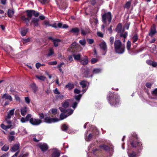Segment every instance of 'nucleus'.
I'll return each mask as SVG.
<instances>
[{
  "label": "nucleus",
  "instance_id": "nucleus-1",
  "mask_svg": "<svg viewBox=\"0 0 157 157\" xmlns=\"http://www.w3.org/2000/svg\"><path fill=\"white\" fill-rule=\"evenodd\" d=\"M25 12L27 13V17L23 15L21 16V18L26 25L28 26L30 20L31 18L32 15L37 17L39 16L40 13L34 10H27L25 11Z\"/></svg>",
  "mask_w": 157,
  "mask_h": 157
},
{
  "label": "nucleus",
  "instance_id": "nucleus-23",
  "mask_svg": "<svg viewBox=\"0 0 157 157\" xmlns=\"http://www.w3.org/2000/svg\"><path fill=\"white\" fill-rule=\"evenodd\" d=\"M87 83V82L84 80H83L80 82L79 84L82 88H85L86 87Z\"/></svg>",
  "mask_w": 157,
  "mask_h": 157
},
{
  "label": "nucleus",
  "instance_id": "nucleus-13",
  "mask_svg": "<svg viewBox=\"0 0 157 157\" xmlns=\"http://www.w3.org/2000/svg\"><path fill=\"white\" fill-rule=\"evenodd\" d=\"M99 46L101 49L105 52V53L103 54L105 55L107 51V45L106 43L105 42H101Z\"/></svg>",
  "mask_w": 157,
  "mask_h": 157
},
{
  "label": "nucleus",
  "instance_id": "nucleus-32",
  "mask_svg": "<svg viewBox=\"0 0 157 157\" xmlns=\"http://www.w3.org/2000/svg\"><path fill=\"white\" fill-rule=\"evenodd\" d=\"M101 70L100 68H95L93 71V74H98L100 73L101 72Z\"/></svg>",
  "mask_w": 157,
  "mask_h": 157
},
{
  "label": "nucleus",
  "instance_id": "nucleus-33",
  "mask_svg": "<svg viewBox=\"0 0 157 157\" xmlns=\"http://www.w3.org/2000/svg\"><path fill=\"white\" fill-rule=\"evenodd\" d=\"M156 33V31L155 29H151L150 31V32L149 33V36L152 37L153 36L155 35Z\"/></svg>",
  "mask_w": 157,
  "mask_h": 157
},
{
  "label": "nucleus",
  "instance_id": "nucleus-56",
  "mask_svg": "<svg viewBox=\"0 0 157 157\" xmlns=\"http://www.w3.org/2000/svg\"><path fill=\"white\" fill-rule=\"evenodd\" d=\"M78 102H74L73 103V105H72V107L74 109H75L76 107Z\"/></svg>",
  "mask_w": 157,
  "mask_h": 157
},
{
  "label": "nucleus",
  "instance_id": "nucleus-26",
  "mask_svg": "<svg viewBox=\"0 0 157 157\" xmlns=\"http://www.w3.org/2000/svg\"><path fill=\"white\" fill-rule=\"evenodd\" d=\"M61 41L59 39H55V40H53V43L54 46L55 47H57L58 46L59 43Z\"/></svg>",
  "mask_w": 157,
  "mask_h": 157
},
{
  "label": "nucleus",
  "instance_id": "nucleus-19",
  "mask_svg": "<svg viewBox=\"0 0 157 157\" xmlns=\"http://www.w3.org/2000/svg\"><path fill=\"white\" fill-rule=\"evenodd\" d=\"M54 151L52 154V157H59L60 153L58 150L56 149H54Z\"/></svg>",
  "mask_w": 157,
  "mask_h": 157
},
{
  "label": "nucleus",
  "instance_id": "nucleus-27",
  "mask_svg": "<svg viewBox=\"0 0 157 157\" xmlns=\"http://www.w3.org/2000/svg\"><path fill=\"white\" fill-rule=\"evenodd\" d=\"M73 57L75 60L77 61L80 60V58L81 55L80 54H78L77 55L74 54Z\"/></svg>",
  "mask_w": 157,
  "mask_h": 157
},
{
  "label": "nucleus",
  "instance_id": "nucleus-53",
  "mask_svg": "<svg viewBox=\"0 0 157 157\" xmlns=\"http://www.w3.org/2000/svg\"><path fill=\"white\" fill-rule=\"evenodd\" d=\"M38 116L40 119H43L44 117V115L43 113H39L38 114Z\"/></svg>",
  "mask_w": 157,
  "mask_h": 157
},
{
  "label": "nucleus",
  "instance_id": "nucleus-45",
  "mask_svg": "<svg viewBox=\"0 0 157 157\" xmlns=\"http://www.w3.org/2000/svg\"><path fill=\"white\" fill-rule=\"evenodd\" d=\"M57 62L56 61L50 62L48 63V64L49 65H54L57 64Z\"/></svg>",
  "mask_w": 157,
  "mask_h": 157
},
{
  "label": "nucleus",
  "instance_id": "nucleus-34",
  "mask_svg": "<svg viewBox=\"0 0 157 157\" xmlns=\"http://www.w3.org/2000/svg\"><path fill=\"white\" fill-rule=\"evenodd\" d=\"M86 40L85 39H82L79 41V43L82 46H84L86 44Z\"/></svg>",
  "mask_w": 157,
  "mask_h": 157
},
{
  "label": "nucleus",
  "instance_id": "nucleus-7",
  "mask_svg": "<svg viewBox=\"0 0 157 157\" xmlns=\"http://www.w3.org/2000/svg\"><path fill=\"white\" fill-rule=\"evenodd\" d=\"M42 122V120L39 119L31 118L30 120V123L33 125H39Z\"/></svg>",
  "mask_w": 157,
  "mask_h": 157
},
{
  "label": "nucleus",
  "instance_id": "nucleus-52",
  "mask_svg": "<svg viewBox=\"0 0 157 157\" xmlns=\"http://www.w3.org/2000/svg\"><path fill=\"white\" fill-rule=\"evenodd\" d=\"M82 97V95L81 94L75 96V98L76 100L78 101L80 100Z\"/></svg>",
  "mask_w": 157,
  "mask_h": 157
},
{
  "label": "nucleus",
  "instance_id": "nucleus-55",
  "mask_svg": "<svg viewBox=\"0 0 157 157\" xmlns=\"http://www.w3.org/2000/svg\"><path fill=\"white\" fill-rule=\"evenodd\" d=\"M77 43L76 42H75L72 43L71 45V47L72 48H76V47L77 45Z\"/></svg>",
  "mask_w": 157,
  "mask_h": 157
},
{
  "label": "nucleus",
  "instance_id": "nucleus-16",
  "mask_svg": "<svg viewBox=\"0 0 157 157\" xmlns=\"http://www.w3.org/2000/svg\"><path fill=\"white\" fill-rule=\"evenodd\" d=\"M81 63L84 65H87L88 63V58L86 56H85L84 58L81 59L80 61Z\"/></svg>",
  "mask_w": 157,
  "mask_h": 157
},
{
  "label": "nucleus",
  "instance_id": "nucleus-54",
  "mask_svg": "<svg viewBox=\"0 0 157 157\" xmlns=\"http://www.w3.org/2000/svg\"><path fill=\"white\" fill-rule=\"evenodd\" d=\"M25 100L27 104H29L30 102V100L28 97H25Z\"/></svg>",
  "mask_w": 157,
  "mask_h": 157
},
{
  "label": "nucleus",
  "instance_id": "nucleus-2",
  "mask_svg": "<svg viewBox=\"0 0 157 157\" xmlns=\"http://www.w3.org/2000/svg\"><path fill=\"white\" fill-rule=\"evenodd\" d=\"M101 18L102 21L104 24L101 25V28L104 31L105 27L108 26L111 22L112 14L110 12H105L101 15Z\"/></svg>",
  "mask_w": 157,
  "mask_h": 157
},
{
  "label": "nucleus",
  "instance_id": "nucleus-9",
  "mask_svg": "<svg viewBox=\"0 0 157 157\" xmlns=\"http://www.w3.org/2000/svg\"><path fill=\"white\" fill-rule=\"evenodd\" d=\"M60 111L63 113H67V115L69 116L72 114L73 112V110L71 109H66L62 107L59 108Z\"/></svg>",
  "mask_w": 157,
  "mask_h": 157
},
{
  "label": "nucleus",
  "instance_id": "nucleus-59",
  "mask_svg": "<svg viewBox=\"0 0 157 157\" xmlns=\"http://www.w3.org/2000/svg\"><path fill=\"white\" fill-rule=\"evenodd\" d=\"M87 40L89 44H92L94 42V40L92 39H87Z\"/></svg>",
  "mask_w": 157,
  "mask_h": 157
},
{
  "label": "nucleus",
  "instance_id": "nucleus-46",
  "mask_svg": "<svg viewBox=\"0 0 157 157\" xmlns=\"http://www.w3.org/2000/svg\"><path fill=\"white\" fill-rule=\"evenodd\" d=\"M153 95L157 96V88L155 89L151 92Z\"/></svg>",
  "mask_w": 157,
  "mask_h": 157
},
{
  "label": "nucleus",
  "instance_id": "nucleus-48",
  "mask_svg": "<svg viewBox=\"0 0 157 157\" xmlns=\"http://www.w3.org/2000/svg\"><path fill=\"white\" fill-rule=\"evenodd\" d=\"M54 53V52L53 49H50L49 51V52L47 55L48 56H50L53 55Z\"/></svg>",
  "mask_w": 157,
  "mask_h": 157
},
{
  "label": "nucleus",
  "instance_id": "nucleus-30",
  "mask_svg": "<svg viewBox=\"0 0 157 157\" xmlns=\"http://www.w3.org/2000/svg\"><path fill=\"white\" fill-rule=\"evenodd\" d=\"M7 13L9 17H12L13 15L14 12L12 10L9 9L8 10Z\"/></svg>",
  "mask_w": 157,
  "mask_h": 157
},
{
  "label": "nucleus",
  "instance_id": "nucleus-25",
  "mask_svg": "<svg viewBox=\"0 0 157 157\" xmlns=\"http://www.w3.org/2000/svg\"><path fill=\"white\" fill-rule=\"evenodd\" d=\"M74 85L71 83H68L66 86V87L67 88H68V89L69 90H71L73 89L74 88Z\"/></svg>",
  "mask_w": 157,
  "mask_h": 157
},
{
  "label": "nucleus",
  "instance_id": "nucleus-44",
  "mask_svg": "<svg viewBox=\"0 0 157 157\" xmlns=\"http://www.w3.org/2000/svg\"><path fill=\"white\" fill-rule=\"evenodd\" d=\"M128 35L127 32H125L124 34L121 33L120 34V36L121 37H123L124 39H125Z\"/></svg>",
  "mask_w": 157,
  "mask_h": 157
},
{
  "label": "nucleus",
  "instance_id": "nucleus-22",
  "mask_svg": "<svg viewBox=\"0 0 157 157\" xmlns=\"http://www.w3.org/2000/svg\"><path fill=\"white\" fill-rule=\"evenodd\" d=\"M128 154L129 157H137L138 156L136 152L133 151L131 152H128Z\"/></svg>",
  "mask_w": 157,
  "mask_h": 157
},
{
  "label": "nucleus",
  "instance_id": "nucleus-38",
  "mask_svg": "<svg viewBox=\"0 0 157 157\" xmlns=\"http://www.w3.org/2000/svg\"><path fill=\"white\" fill-rule=\"evenodd\" d=\"M67 117V116L66 115H65V114L61 113L60 115V119L61 120H62L63 119H64L66 118Z\"/></svg>",
  "mask_w": 157,
  "mask_h": 157
},
{
  "label": "nucleus",
  "instance_id": "nucleus-8",
  "mask_svg": "<svg viewBox=\"0 0 157 157\" xmlns=\"http://www.w3.org/2000/svg\"><path fill=\"white\" fill-rule=\"evenodd\" d=\"M57 3L60 9L62 10L65 9L67 6L64 0H56Z\"/></svg>",
  "mask_w": 157,
  "mask_h": 157
},
{
  "label": "nucleus",
  "instance_id": "nucleus-51",
  "mask_svg": "<svg viewBox=\"0 0 157 157\" xmlns=\"http://www.w3.org/2000/svg\"><path fill=\"white\" fill-rule=\"evenodd\" d=\"M98 61V59L96 58H93L91 60V63H94Z\"/></svg>",
  "mask_w": 157,
  "mask_h": 157
},
{
  "label": "nucleus",
  "instance_id": "nucleus-31",
  "mask_svg": "<svg viewBox=\"0 0 157 157\" xmlns=\"http://www.w3.org/2000/svg\"><path fill=\"white\" fill-rule=\"evenodd\" d=\"M9 148V146L7 145H5L2 148V150L5 151H7Z\"/></svg>",
  "mask_w": 157,
  "mask_h": 157
},
{
  "label": "nucleus",
  "instance_id": "nucleus-60",
  "mask_svg": "<svg viewBox=\"0 0 157 157\" xmlns=\"http://www.w3.org/2000/svg\"><path fill=\"white\" fill-rule=\"evenodd\" d=\"M151 65L153 67H156L157 66V63L155 62H152Z\"/></svg>",
  "mask_w": 157,
  "mask_h": 157
},
{
  "label": "nucleus",
  "instance_id": "nucleus-50",
  "mask_svg": "<svg viewBox=\"0 0 157 157\" xmlns=\"http://www.w3.org/2000/svg\"><path fill=\"white\" fill-rule=\"evenodd\" d=\"M131 45V42L128 41L127 43V48L128 50H129L130 49Z\"/></svg>",
  "mask_w": 157,
  "mask_h": 157
},
{
  "label": "nucleus",
  "instance_id": "nucleus-5",
  "mask_svg": "<svg viewBox=\"0 0 157 157\" xmlns=\"http://www.w3.org/2000/svg\"><path fill=\"white\" fill-rule=\"evenodd\" d=\"M114 44L115 51L116 53L122 54L124 53L125 50V45L122 44L120 40H116Z\"/></svg>",
  "mask_w": 157,
  "mask_h": 157
},
{
  "label": "nucleus",
  "instance_id": "nucleus-28",
  "mask_svg": "<svg viewBox=\"0 0 157 157\" xmlns=\"http://www.w3.org/2000/svg\"><path fill=\"white\" fill-rule=\"evenodd\" d=\"M28 29H22L21 31V35L23 36H25L28 32Z\"/></svg>",
  "mask_w": 157,
  "mask_h": 157
},
{
  "label": "nucleus",
  "instance_id": "nucleus-64",
  "mask_svg": "<svg viewBox=\"0 0 157 157\" xmlns=\"http://www.w3.org/2000/svg\"><path fill=\"white\" fill-rule=\"evenodd\" d=\"M41 66V64L39 63H37L36 64V67L37 69H38Z\"/></svg>",
  "mask_w": 157,
  "mask_h": 157
},
{
  "label": "nucleus",
  "instance_id": "nucleus-12",
  "mask_svg": "<svg viewBox=\"0 0 157 157\" xmlns=\"http://www.w3.org/2000/svg\"><path fill=\"white\" fill-rule=\"evenodd\" d=\"M39 20L38 18H33L31 21L30 25H33L34 27L38 26L39 25Z\"/></svg>",
  "mask_w": 157,
  "mask_h": 157
},
{
  "label": "nucleus",
  "instance_id": "nucleus-15",
  "mask_svg": "<svg viewBox=\"0 0 157 157\" xmlns=\"http://www.w3.org/2000/svg\"><path fill=\"white\" fill-rule=\"evenodd\" d=\"M70 101L71 100L70 99L65 100L62 103V106L65 108L68 107L70 105Z\"/></svg>",
  "mask_w": 157,
  "mask_h": 157
},
{
  "label": "nucleus",
  "instance_id": "nucleus-11",
  "mask_svg": "<svg viewBox=\"0 0 157 157\" xmlns=\"http://www.w3.org/2000/svg\"><path fill=\"white\" fill-rule=\"evenodd\" d=\"M99 147L106 151H112L113 149V147L112 145L108 146L106 145H102L100 146Z\"/></svg>",
  "mask_w": 157,
  "mask_h": 157
},
{
  "label": "nucleus",
  "instance_id": "nucleus-6",
  "mask_svg": "<svg viewBox=\"0 0 157 157\" xmlns=\"http://www.w3.org/2000/svg\"><path fill=\"white\" fill-rule=\"evenodd\" d=\"M37 146L40 149L42 152H45L49 149L48 145L45 143H40L37 144Z\"/></svg>",
  "mask_w": 157,
  "mask_h": 157
},
{
  "label": "nucleus",
  "instance_id": "nucleus-36",
  "mask_svg": "<svg viewBox=\"0 0 157 157\" xmlns=\"http://www.w3.org/2000/svg\"><path fill=\"white\" fill-rule=\"evenodd\" d=\"M132 40H133V42L134 43L136 41L138 40V36L136 34L134 35L132 38Z\"/></svg>",
  "mask_w": 157,
  "mask_h": 157
},
{
  "label": "nucleus",
  "instance_id": "nucleus-49",
  "mask_svg": "<svg viewBox=\"0 0 157 157\" xmlns=\"http://www.w3.org/2000/svg\"><path fill=\"white\" fill-rule=\"evenodd\" d=\"M68 127L65 124H63L62 126V129L63 131H65L67 130Z\"/></svg>",
  "mask_w": 157,
  "mask_h": 157
},
{
  "label": "nucleus",
  "instance_id": "nucleus-3",
  "mask_svg": "<svg viewBox=\"0 0 157 157\" xmlns=\"http://www.w3.org/2000/svg\"><path fill=\"white\" fill-rule=\"evenodd\" d=\"M130 144L133 147L137 148L138 150L142 149V144L139 141L137 134L135 133H133L131 138Z\"/></svg>",
  "mask_w": 157,
  "mask_h": 157
},
{
  "label": "nucleus",
  "instance_id": "nucleus-63",
  "mask_svg": "<svg viewBox=\"0 0 157 157\" xmlns=\"http://www.w3.org/2000/svg\"><path fill=\"white\" fill-rule=\"evenodd\" d=\"M23 130V131H22V134H27V132L26 130L24 128H22L21 129H20V130Z\"/></svg>",
  "mask_w": 157,
  "mask_h": 157
},
{
  "label": "nucleus",
  "instance_id": "nucleus-37",
  "mask_svg": "<svg viewBox=\"0 0 157 157\" xmlns=\"http://www.w3.org/2000/svg\"><path fill=\"white\" fill-rule=\"evenodd\" d=\"M131 4V2L130 1L126 3L125 5V8H126L128 9L130 8Z\"/></svg>",
  "mask_w": 157,
  "mask_h": 157
},
{
  "label": "nucleus",
  "instance_id": "nucleus-17",
  "mask_svg": "<svg viewBox=\"0 0 157 157\" xmlns=\"http://www.w3.org/2000/svg\"><path fill=\"white\" fill-rule=\"evenodd\" d=\"M20 147L19 144H15L11 148V151H13L15 152L16 151H18L19 150Z\"/></svg>",
  "mask_w": 157,
  "mask_h": 157
},
{
  "label": "nucleus",
  "instance_id": "nucleus-29",
  "mask_svg": "<svg viewBox=\"0 0 157 157\" xmlns=\"http://www.w3.org/2000/svg\"><path fill=\"white\" fill-rule=\"evenodd\" d=\"M90 72V70L88 69H86L84 72L83 75L84 77L86 78L89 77V75Z\"/></svg>",
  "mask_w": 157,
  "mask_h": 157
},
{
  "label": "nucleus",
  "instance_id": "nucleus-14",
  "mask_svg": "<svg viewBox=\"0 0 157 157\" xmlns=\"http://www.w3.org/2000/svg\"><path fill=\"white\" fill-rule=\"evenodd\" d=\"M2 98L5 100H8L10 101H12L13 100L11 96L8 94H3L2 97Z\"/></svg>",
  "mask_w": 157,
  "mask_h": 157
},
{
  "label": "nucleus",
  "instance_id": "nucleus-24",
  "mask_svg": "<svg viewBox=\"0 0 157 157\" xmlns=\"http://www.w3.org/2000/svg\"><path fill=\"white\" fill-rule=\"evenodd\" d=\"M31 87L33 90L34 92V93H36L38 89V87L36 84L34 83L31 84Z\"/></svg>",
  "mask_w": 157,
  "mask_h": 157
},
{
  "label": "nucleus",
  "instance_id": "nucleus-4",
  "mask_svg": "<svg viewBox=\"0 0 157 157\" xmlns=\"http://www.w3.org/2000/svg\"><path fill=\"white\" fill-rule=\"evenodd\" d=\"M119 98L120 96L117 93H110L108 97L109 102L113 106H116L119 102Z\"/></svg>",
  "mask_w": 157,
  "mask_h": 157
},
{
  "label": "nucleus",
  "instance_id": "nucleus-58",
  "mask_svg": "<svg viewBox=\"0 0 157 157\" xmlns=\"http://www.w3.org/2000/svg\"><path fill=\"white\" fill-rule=\"evenodd\" d=\"M74 92L75 94H78L80 93V90L77 89H74Z\"/></svg>",
  "mask_w": 157,
  "mask_h": 157
},
{
  "label": "nucleus",
  "instance_id": "nucleus-62",
  "mask_svg": "<svg viewBox=\"0 0 157 157\" xmlns=\"http://www.w3.org/2000/svg\"><path fill=\"white\" fill-rule=\"evenodd\" d=\"M1 127L4 130H6V125H5L4 124H2L1 125Z\"/></svg>",
  "mask_w": 157,
  "mask_h": 157
},
{
  "label": "nucleus",
  "instance_id": "nucleus-10",
  "mask_svg": "<svg viewBox=\"0 0 157 157\" xmlns=\"http://www.w3.org/2000/svg\"><path fill=\"white\" fill-rule=\"evenodd\" d=\"M59 120L56 118H51L50 117H46L44 119V122L48 123H52L57 122Z\"/></svg>",
  "mask_w": 157,
  "mask_h": 157
},
{
  "label": "nucleus",
  "instance_id": "nucleus-43",
  "mask_svg": "<svg viewBox=\"0 0 157 157\" xmlns=\"http://www.w3.org/2000/svg\"><path fill=\"white\" fill-rule=\"evenodd\" d=\"M32 117V115L31 114H28L25 117L26 121H30V118H31V117Z\"/></svg>",
  "mask_w": 157,
  "mask_h": 157
},
{
  "label": "nucleus",
  "instance_id": "nucleus-42",
  "mask_svg": "<svg viewBox=\"0 0 157 157\" xmlns=\"http://www.w3.org/2000/svg\"><path fill=\"white\" fill-rule=\"evenodd\" d=\"M114 41V37L113 36H111L109 38V42L111 46H112L113 44Z\"/></svg>",
  "mask_w": 157,
  "mask_h": 157
},
{
  "label": "nucleus",
  "instance_id": "nucleus-20",
  "mask_svg": "<svg viewBox=\"0 0 157 157\" xmlns=\"http://www.w3.org/2000/svg\"><path fill=\"white\" fill-rule=\"evenodd\" d=\"M28 108L26 106L21 108V113L22 116H24L26 114Z\"/></svg>",
  "mask_w": 157,
  "mask_h": 157
},
{
  "label": "nucleus",
  "instance_id": "nucleus-21",
  "mask_svg": "<svg viewBox=\"0 0 157 157\" xmlns=\"http://www.w3.org/2000/svg\"><path fill=\"white\" fill-rule=\"evenodd\" d=\"M79 30L78 28H73L69 31V32L73 33L75 34H76L77 35H78V34H79Z\"/></svg>",
  "mask_w": 157,
  "mask_h": 157
},
{
  "label": "nucleus",
  "instance_id": "nucleus-35",
  "mask_svg": "<svg viewBox=\"0 0 157 157\" xmlns=\"http://www.w3.org/2000/svg\"><path fill=\"white\" fill-rule=\"evenodd\" d=\"M64 96L62 94L57 95L56 96V98L57 99H63L64 98Z\"/></svg>",
  "mask_w": 157,
  "mask_h": 157
},
{
  "label": "nucleus",
  "instance_id": "nucleus-39",
  "mask_svg": "<svg viewBox=\"0 0 157 157\" xmlns=\"http://www.w3.org/2000/svg\"><path fill=\"white\" fill-rule=\"evenodd\" d=\"M36 77L39 79H40V80L42 81H44L46 80V77H45L42 76H36Z\"/></svg>",
  "mask_w": 157,
  "mask_h": 157
},
{
  "label": "nucleus",
  "instance_id": "nucleus-61",
  "mask_svg": "<svg viewBox=\"0 0 157 157\" xmlns=\"http://www.w3.org/2000/svg\"><path fill=\"white\" fill-rule=\"evenodd\" d=\"M152 84L149 82H147L146 83V87L148 88H151V86Z\"/></svg>",
  "mask_w": 157,
  "mask_h": 157
},
{
  "label": "nucleus",
  "instance_id": "nucleus-57",
  "mask_svg": "<svg viewBox=\"0 0 157 157\" xmlns=\"http://www.w3.org/2000/svg\"><path fill=\"white\" fill-rule=\"evenodd\" d=\"M52 112L54 115H55L57 113V109H52Z\"/></svg>",
  "mask_w": 157,
  "mask_h": 157
},
{
  "label": "nucleus",
  "instance_id": "nucleus-47",
  "mask_svg": "<svg viewBox=\"0 0 157 157\" xmlns=\"http://www.w3.org/2000/svg\"><path fill=\"white\" fill-rule=\"evenodd\" d=\"M93 135L91 134H90L87 138H86V140L87 141H90L92 139Z\"/></svg>",
  "mask_w": 157,
  "mask_h": 157
},
{
  "label": "nucleus",
  "instance_id": "nucleus-40",
  "mask_svg": "<svg viewBox=\"0 0 157 157\" xmlns=\"http://www.w3.org/2000/svg\"><path fill=\"white\" fill-rule=\"evenodd\" d=\"M15 139V137L12 136H8V140L10 142H12L13 140H14Z\"/></svg>",
  "mask_w": 157,
  "mask_h": 157
},
{
  "label": "nucleus",
  "instance_id": "nucleus-18",
  "mask_svg": "<svg viewBox=\"0 0 157 157\" xmlns=\"http://www.w3.org/2000/svg\"><path fill=\"white\" fill-rule=\"evenodd\" d=\"M14 110L15 109H13L10 110L8 112L7 116L6 117V120L7 121V119H9L11 117V116L13 115Z\"/></svg>",
  "mask_w": 157,
  "mask_h": 157
},
{
  "label": "nucleus",
  "instance_id": "nucleus-41",
  "mask_svg": "<svg viewBox=\"0 0 157 157\" xmlns=\"http://www.w3.org/2000/svg\"><path fill=\"white\" fill-rule=\"evenodd\" d=\"M89 33V31H85L83 29L81 30V33L83 35H85L86 34Z\"/></svg>",
  "mask_w": 157,
  "mask_h": 157
}]
</instances>
